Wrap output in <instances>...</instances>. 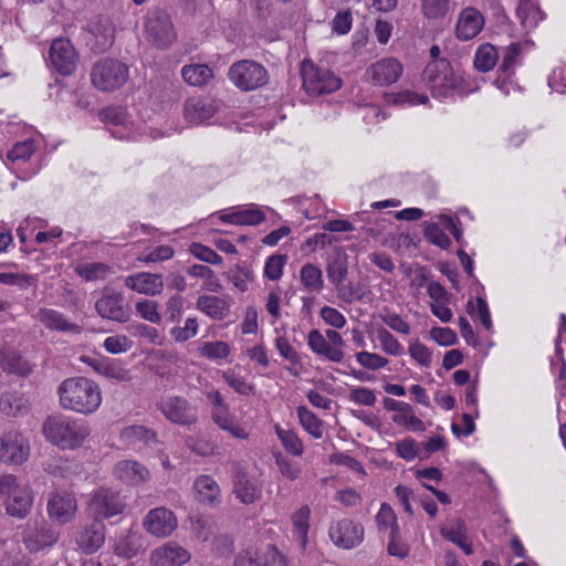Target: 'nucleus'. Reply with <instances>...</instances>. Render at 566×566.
Here are the masks:
<instances>
[{"instance_id":"obj_1","label":"nucleus","mask_w":566,"mask_h":566,"mask_svg":"<svg viewBox=\"0 0 566 566\" xmlns=\"http://www.w3.org/2000/svg\"><path fill=\"white\" fill-rule=\"evenodd\" d=\"M57 394L61 407L76 413L91 415L102 403L98 385L86 377H71L63 380Z\"/></svg>"},{"instance_id":"obj_2","label":"nucleus","mask_w":566,"mask_h":566,"mask_svg":"<svg viewBox=\"0 0 566 566\" xmlns=\"http://www.w3.org/2000/svg\"><path fill=\"white\" fill-rule=\"evenodd\" d=\"M42 432L52 444L64 450H74L83 446L91 430L85 421L57 413L44 420Z\"/></svg>"},{"instance_id":"obj_3","label":"nucleus","mask_w":566,"mask_h":566,"mask_svg":"<svg viewBox=\"0 0 566 566\" xmlns=\"http://www.w3.org/2000/svg\"><path fill=\"white\" fill-rule=\"evenodd\" d=\"M128 77V66L117 59H101L91 71L92 84L102 92H114L120 88Z\"/></svg>"},{"instance_id":"obj_4","label":"nucleus","mask_w":566,"mask_h":566,"mask_svg":"<svg viewBox=\"0 0 566 566\" xmlns=\"http://www.w3.org/2000/svg\"><path fill=\"white\" fill-rule=\"evenodd\" d=\"M0 496L6 497L4 507L7 513L17 518H24L33 503L30 489L20 484L12 474L0 476Z\"/></svg>"},{"instance_id":"obj_5","label":"nucleus","mask_w":566,"mask_h":566,"mask_svg":"<svg viewBox=\"0 0 566 566\" xmlns=\"http://www.w3.org/2000/svg\"><path fill=\"white\" fill-rule=\"evenodd\" d=\"M303 88L308 95L331 94L342 86V80L326 67L304 60L301 66Z\"/></svg>"},{"instance_id":"obj_6","label":"nucleus","mask_w":566,"mask_h":566,"mask_svg":"<svg viewBox=\"0 0 566 566\" xmlns=\"http://www.w3.org/2000/svg\"><path fill=\"white\" fill-rule=\"evenodd\" d=\"M229 77L242 91H252L265 85L269 81L268 71L251 60L239 61L231 65Z\"/></svg>"},{"instance_id":"obj_7","label":"nucleus","mask_w":566,"mask_h":566,"mask_svg":"<svg viewBox=\"0 0 566 566\" xmlns=\"http://www.w3.org/2000/svg\"><path fill=\"white\" fill-rule=\"evenodd\" d=\"M88 512L97 521L111 518L120 514L125 509V503L119 492L109 488H99L88 501Z\"/></svg>"},{"instance_id":"obj_8","label":"nucleus","mask_w":566,"mask_h":566,"mask_svg":"<svg viewBox=\"0 0 566 566\" xmlns=\"http://www.w3.org/2000/svg\"><path fill=\"white\" fill-rule=\"evenodd\" d=\"M95 310L102 318L118 323L128 322L132 313L123 293L108 286L102 290L99 298L95 302Z\"/></svg>"},{"instance_id":"obj_9","label":"nucleus","mask_w":566,"mask_h":566,"mask_svg":"<svg viewBox=\"0 0 566 566\" xmlns=\"http://www.w3.org/2000/svg\"><path fill=\"white\" fill-rule=\"evenodd\" d=\"M145 30L147 40L158 48H167L176 40V32L170 15L163 10H153L148 13Z\"/></svg>"},{"instance_id":"obj_10","label":"nucleus","mask_w":566,"mask_h":566,"mask_svg":"<svg viewBox=\"0 0 566 566\" xmlns=\"http://www.w3.org/2000/svg\"><path fill=\"white\" fill-rule=\"evenodd\" d=\"M422 80L437 96H442L457 86L452 67L446 59H436L430 62L422 72Z\"/></svg>"},{"instance_id":"obj_11","label":"nucleus","mask_w":566,"mask_h":566,"mask_svg":"<svg viewBox=\"0 0 566 566\" xmlns=\"http://www.w3.org/2000/svg\"><path fill=\"white\" fill-rule=\"evenodd\" d=\"M85 30L91 35L87 44L94 53H103L112 48L115 41V25L105 15H95L86 24Z\"/></svg>"},{"instance_id":"obj_12","label":"nucleus","mask_w":566,"mask_h":566,"mask_svg":"<svg viewBox=\"0 0 566 566\" xmlns=\"http://www.w3.org/2000/svg\"><path fill=\"white\" fill-rule=\"evenodd\" d=\"M159 409L167 420L179 426L189 427L198 421L197 407L180 396L165 398L160 402Z\"/></svg>"},{"instance_id":"obj_13","label":"nucleus","mask_w":566,"mask_h":566,"mask_svg":"<svg viewBox=\"0 0 566 566\" xmlns=\"http://www.w3.org/2000/svg\"><path fill=\"white\" fill-rule=\"evenodd\" d=\"M29 455V443L17 430L0 433V460L6 463L21 464Z\"/></svg>"},{"instance_id":"obj_14","label":"nucleus","mask_w":566,"mask_h":566,"mask_svg":"<svg viewBox=\"0 0 566 566\" xmlns=\"http://www.w3.org/2000/svg\"><path fill=\"white\" fill-rule=\"evenodd\" d=\"M49 56L53 67L61 75H71L76 70L78 56L73 44L67 39L59 38L53 40Z\"/></svg>"},{"instance_id":"obj_15","label":"nucleus","mask_w":566,"mask_h":566,"mask_svg":"<svg viewBox=\"0 0 566 566\" xmlns=\"http://www.w3.org/2000/svg\"><path fill=\"white\" fill-rule=\"evenodd\" d=\"M332 542L344 549L358 546L364 539V527L359 523L344 518L329 528Z\"/></svg>"},{"instance_id":"obj_16","label":"nucleus","mask_w":566,"mask_h":566,"mask_svg":"<svg viewBox=\"0 0 566 566\" xmlns=\"http://www.w3.org/2000/svg\"><path fill=\"white\" fill-rule=\"evenodd\" d=\"M402 70V64L396 57H385L371 64L366 74L374 85L386 86L396 83Z\"/></svg>"},{"instance_id":"obj_17","label":"nucleus","mask_w":566,"mask_h":566,"mask_svg":"<svg viewBox=\"0 0 566 566\" xmlns=\"http://www.w3.org/2000/svg\"><path fill=\"white\" fill-rule=\"evenodd\" d=\"M143 525L151 535L166 537L176 530L177 518L170 510L156 507L147 513Z\"/></svg>"},{"instance_id":"obj_18","label":"nucleus","mask_w":566,"mask_h":566,"mask_svg":"<svg viewBox=\"0 0 566 566\" xmlns=\"http://www.w3.org/2000/svg\"><path fill=\"white\" fill-rule=\"evenodd\" d=\"M233 493L243 504H252L260 500L262 495L261 485L251 479L240 464H235L234 467Z\"/></svg>"},{"instance_id":"obj_19","label":"nucleus","mask_w":566,"mask_h":566,"mask_svg":"<svg viewBox=\"0 0 566 566\" xmlns=\"http://www.w3.org/2000/svg\"><path fill=\"white\" fill-rule=\"evenodd\" d=\"M77 503L73 494L55 492L48 502L50 517L59 524L69 523L75 515Z\"/></svg>"},{"instance_id":"obj_20","label":"nucleus","mask_w":566,"mask_h":566,"mask_svg":"<svg viewBox=\"0 0 566 566\" xmlns=\"http://www.w3.org/2000/svg\"><path fill=\"white\" fill-rule=\"evenodd\" d=\"M483 27V14L473 7H467L459 14L455 25V36L460 41L472 40L481 32Z\"/></svg>"},{"instance_id":"obj_21","label":"nucleus","mask_w":566,"mask_h":566,"mask_svg":"<svg viewBox=\"0 0 566 566\" xmlns=\"http://www.w3.org/2000/svg\"><path fill=\"white\" fill-rule=\"evenodd\" d=\"M114 476L124 484L138 485L150 479L149 470L138 461L120 460L113 468Z\"/></svg>"},{"instance_id":"obj_22","label":"nucleus","mask_w":566,"mask_h":566,"mask_svg":"<svg viewBox=\"0 0 566 566\" xmlns=\"http://www.w3.org/2000/svg\"><path fill=\"white\" fill-rule=\"evenodd\" d=\"M34 317L50 331L76 335L82 333L78 324L70 322L63 313L53 308L42 307Z\"/></svg>"},{"instance_id":"obj_23","label":"nucleus","mask_w":566,"mask_h":566,"mask_svg":"<svg viewBox=\"0 0 566 566\" xmlns=\"http://www.w3.org/2000/svg\"><path fill=\"white\" fill-rule=\"evenodd\" d=\"M125 285L137 293L150 296L160 294L164 289L161 275L148 272H140L127 276Z\"/></svg>"},{"instance_id":"obj_24","label":"nucleus","mask_w":566,"mask_h":566,"mask_svg":"<svg viewBox=\"0 0 566 566\" xmlns=\"http://www.w3.org/2000/svg\"><path fill=\"white\" fill-rule=\"evenodd\" d=\"M104 541L105 525L95 518L76 535V544L87 554L96 552L104 544Z\"/></svg>"},{"instance_id":"obj_25","label":"nucleus","mask_w":566,"mask_h":566,"mask_svg":"<svg viewBox=\"0 0 566 566\" xmlns=\"http://www.w3.org/2000/svg\"><path fill=\"white\" fill-rule=\"evenodd\" d=\"M212 101L205 97H189L184 104V116L191 124H200L211 118L216 113Z\"/></svg>"},{"instance_id":"obj_26","label":"nucleus","mask_w":566,"mask_h":566,"mask_svg":"<svg viewBox=\"0 0 566 566\" xmlns=\"http://www.w3.org/2000/svg\"><path fill=\"white\" fill-rule=\"evenodd\" d=\"M190 558L189 553L181 546L167 544L156 548L150 555L154 566H181Z\"/></svg>"},{"instance_id":"obj_27","label":"nucleus","mask_w":566,"mask_h":566,"mask_svg":"<svg viewBox=\"0 0 566 566\" xmlns=\"http://www.w3.org/2000/svg\"><path fill=\"white\" fill-rule=\"evenodd\" d=\"M0 366L8 374L27 377L31 374V365L13 348L0 346Z\"/></svg>"},{"instance_id":"obj_28","label":"nucleus","mask_w":566,"mask_h":566,"mask_svg":"<svg viewBox=\"0 0 566 566\" xmlns=\"http://www.w3.org/2000/svg\"><path fill=\"white\" fill-rule=\"evenodd\" d=\"M307 344L313 353L325 357L329 361L340 363L344 359V352L339 348L331 347L326 337L318 329H312L308 333Z\"/></svg>"},{"instance_id":"obj_29","label":"nucleus","mask_w":566,"mask_h":566,"mask_svg":"<svg viewBox=\"0 0 566 566\" xmlns=\"http://www.w3.org/2000/svg\"><path fill=\"white\" fill-rule=\"evenodd\" d=\"M30 409L29 398L18 391H7L0 397V411L8 417H21Z\"/></svg>"},{"instance_id":"obj_30","label":"nucleus","mask_w":566,"mask_h":566,"mask_svg":"<svg viewBox=\"0 0 566 566\" xmlns=\"http://www.w3.org/2000/svg\"><path fill=\"white\" fill-rule=\"evenodd\" d=\"M197 501L214 506L220 502V488L210 475H200L193 482Z\"/></svg>"},{"instance_id":"obj_31","label":"nucleus","mask_w":566,"mask_h":566,"mask_svg":"<svg viewBox=\"0 0 566 566\" xmlns=\"http://www.w3.org/2000/svg\"><path fill=\"white\" fill-rule=\"evenodd\" d=\"M211 419L221 430L227 431L231 437L245 440L249 433L237 421L234 416L230 412L229 406L212 410Z\"/></svg>"},{"instance_id":"obj_32","label":"nucleus","mask_w":566,"mask_h":566,"mask_svg":"<svg viewBox=\"0 0 566 566\" xmlns=\"http://www.w3.org/2000/svg\"><path fill=\"white\" fill-rule=\"evenodd\" d=\"M196 307L212 319H224L230 312L226 300L214 295H201L197 298Z\"/></svg>"},{"instance_id":"obj_33","label":"nucleus","mask_w":566,"mask_h":566,"mask_svg":"<svg viewBox=\"0 0 566 566\" xmlns=\"http://www.w3.org/2000/svg\"><path fill=\"white\" fill-rule=\"evenodd\" d=\"M516 14L525 30L535 28L543 20V12L532 0H520Z\"/></svg>"},{"instance_id":"obj_34","label":"nucleus","mask_w":566,"mask_h":566,"mask_svg":"<svg viewBox=\"0 0 566 566\" xmlns=\"http://www.w3.org/2000/svg\"><path fill=\"white\" fill-rule=\"evenodd\" d=\"M144 551L142 537L137 534H128L118 538L114 552L117 556L133 558Z\"/></svg>"},{"instance_id":"obj_35","label":"nucleus","mask_w":566,"mask_h":566,"mask_svg":"<svg viewBox=\"0 0 566 566\" xmlns=\"http://www.w3.org/2000/svg\"><path fill=\"white\" fill-rule=\"evenodd\" d=\"M499 60V52L496 48L490 43L481 44L474 56V66L480 72H489L492 70Z\"/></svg>"},{"instance_id":"obj_36","label":"nucleus","mask_w":566,"mask_h":566,"mask_svg":"<svg viewBox=\"0 0 566 566\" xmlns=\"http://www.w3.org/2000/svg\"><path fill=\"white\" fill-rule=\"evenodd\" d=\"M181 75L188 84L201 86L213 76V72L206 64H190L182 67Z\"/></svg>"},{"instance_id":"obj_37","label":"nucleus","mask_w":566,"mask_h":566,"mask_svg":"<svg viewBox=\"0 0 566 566\" xmlns=\"http://www.w3.org/2000/svg\"><path fill=\"white\" fill-rule=\"evenodd\" d=\"M300 279L303 286L310 292H319L323 289L322 270L313 263H306L302 266Z\"/></svg>"},{"instance_id":"obj_38","label":"nucleus","mask_w":566,"mask_h":566,"mask_svg":"<svg viewBox=\"0 0 566 566\" xmlns=\"http://www.w3.org/2000/svg\"><path fill=\"white\" fill-rule=\"evenodd\" d=\"M297 417L304 430H306L315 439L323 436V422L318 417L307 409L305 406H300L296 409Z\"/></svg>"},{"instance_id":"obj_39","label":"nucleus","mask_w":566,"mask_h":566,"mask_svg":"<svg viewBox=\"0 0 566 566\" xmlns=\"http://www.w3.org/2000/svg\"><path fill=\"white\" fill-rule=\"evenodd\" d=\"M327 277L334 284L342 283L346 280L348 274V261L346 254H337L327 264Z\"/></svg>"},{"instance_id":"obj_40","label":"nucleus","mask_w":566,"mask_h":566,"mask_svg":"<svg viewBox=\"0 0 566 566\" xmlns=\"http://www.w3.org/2000/svg\"><path fill=\"white\" fill-rule=\"evenodd\" d=\"M310 516L311 510L307 505L302 506L292 516L295 536L300 539L303 546H305L307 542Z\"/></svg>"},{"instance_id":"obj_41","label":"nucleus","mask_w":566,"mask_h":566,"mask_svg":"<svg viewBox=\"0 0 566 566\" xmlns=\"http://www.w3.org/2000/svg\"><path fill=\"white\" fill-rule=\"evenodd\" d=\"M76 273L86 281L104 280L109 273V266L102 262L84 263L76 268Z\"/></svg>"},{"instance_id":"obj_42","label":"nucleus","mask_w":566,"mask_h":566,"mask_svg":"<svg viewBox=\"0 0 566 566\" xmlns=\"http://www.w3.org/2000/svg\"><path fill=\"white\" fill-rule=\"evenodd\" d=\"M275 432L289 453L295 457H300L303 453V443L296 433L291 430H284L279 426H275Z\"/></svg>"},{"instance_id":"obj_43","label":"nucleus","mask_w":566,"mask_h":566,"mask_svg":"<svg viewBox=\"0 0 566 566\" xmlns=\"http://www.w3.org/2000/svg\"><path fill=\"white\" fill-rule=\"evenodd\" d=\"M377 339L380 343L381 349L391 356H399L403 353L402 345L398 342V339L385 327H378L377 331Z\"/></svg>"},{"instance_id":"obj_44","label":"nucleus","mask_w":566,"mask_h":566,"mask_svg":"<svg viewBox=\"0 0 566 566\" xmlns=\"http://www.w3.org/2000/svg\"><path fill=\"white\" fill-rule=\"evenodd\" d=\"M95 371L104 377L115 379L117 381H128L129 373L127 369L115 363L97 361L93 365Z\"/></svg>"},{"instance_id":"obj_45","label":"nucleus","mask_w":566,"mask_h":566,"mask_svg":"<svg viewBox=\"0 0 566 566\" xmlns=\"http://www.w3.org/2000/svg\"><path fill=\"white\" fill-rule=\"evenodd\" d=\"M198 350L202 357L209 359H223L230 355V346L222 340L206 342Z\"/></svg>"},{"instance_id":"obj_46","label":"nucleus","mask_w":566,"mask_h":566,"mask_svg":"<svg viewBox=\"0 0 566 566\" xmlns=\"http://www.w3.org/2000/svg\"><path fill=\"white\" fill-rule=\"evenodd\" d=\"M120 438L128 443L136 441L149 442L155 440L156 433L144 426H129L122 430Z\"/></svg>"},{"instance_id":"obj_47","label":"nucleus","mask_w":566,"mask_h":566,"mask_svg":"<svg viewBox=\"0 0 566 566\" xmlns=\"http://www.w3.org/2000/svg\"><path fill=\"white\" fill-rule=\"evenodd\" d=\"M407 407L408 411H399L394 415L392 421L413 431H424L426 427L422 420L415 416L412 406L407 402Z\"/></svg>"},{"instance_id":"obj_48","label":"nucleus","mask_w":566,"mask_h":566,"mask_svg":"<svg viewBox=\"0 0 566 566\" xmlns=\"http://www.w3.org/2000/svg\"><path fill=\"white\" fill-rule=\"evenodd\" d=\"M449 0H421V10L427 19L443 18L449 11Z\"/></svg>"},{"instance_id":"obj_49","label":"nucleus","mask_w":566,"mask_h":566,"mask_svg":"<svg viewBox=\"0 0 566 566\" xmlns=\"http://www.w3.org/2000/svg\"><path fill=\"white\" fill-rule=\"evenodd\" d=\"M286 261V254H273L269 256L264 265V275L271 281H277L282 276Z\"/></svg>"},{"instance_id":"obj_50","label":"nucleus","mask_w":566,"mask_h":566,"mask_svg":"<svg viewBox=\"0 0 566 566\" xmlns=\"http://www.w3.org/2000/svg\"><path fill=\"white\" fill-rule=\"evenodd\" d=\"M467 527L463 520L458 518L453 522L451 527L442 526L440 534L443 538L459 546L465 538Z\"/></svg>"},{"instance_id":"obj_51","label":"nucleus","mask_w":566,"mask_h":566,"mask_svg":"<svg viewBox=\"0 0 566 566\" xmlns=\"http://www.w3.org/2000/svg\"><path fill=\"white\" fill-rule=\"evenodd\" d=\"M379 318L392 331L408 335L410 333L409 324L402 319V317L394 312H390L388 308H384L381 313H379Z\"/></svg>"},{"instance_id":"obj_52","label":"nucleus","mask_w":566,"mask_h":566,"mask_svg":"<svg viewBox=\"0 0 566 566\" xmlns=\"http://www.w3.org/2000/svg\"><path fill=\"white\" fill-rule=\"evenodd\" d=\"M35 147L32 139H27L24 142H19L14 144L12 149H10L7 154V158L14 163L18 160L25 161L28 160L32 154L34 153Z\"/></svg>"},{"instance_id":"obj_53","label":"nucleus","mask_w":566,"mask_h":566,"mask_svg":"<svg viewBox=\"0 0 566 566\" xmlns=\"http://www.w3.org/2000/svg\"><path fill=\"white\" fill-rule=\"evenodd\" d=\"M224 381L233 388L238 394L243 396H252L255 394L254 386L249 384L244 377L237 375L235 373H224Z\"/></svg>"},{"instance_id":"obj_54","label":"nucleus","mask_w":566,"mask_h":566,"mask_svg":"<svg viewBox=\"0 0 566 566\" xmlns=\"http://www.w3.org/2000/svg\"><path fill=\"white\" fill-rule=\"evenodd\" d=\"M191 254L200 261L219 265L222 263V258L211 248L201 243H192L190 247Z\"/></svg>"},{"instance_id":"obj_55","label":"nucleus","mask_w":566,"mask_h":566,"mask_svg":"<svg viewBox=\"0 0 566 566\" xmlns=\"http://www.w3.org/2000/svg\"><path fill=\"white\" fill-rule=\"evenodd\" d=\"M99 118L104 123L115 126L125 125L127 120V113L120 106H108L99 112Z\"/></svg>"},{"instance_id":"obj_56","label":"nucleus","mask_w":566,"mask_h":566,"mask_svg":"<svg viewBox=\"0 0 566 566\" xmlns=\"http://www.w3.org/2000/svg\"><path fill=\"white\" fill-rule=\"evenodd\" d=\"M198 333V323L196 318H187L182 327L177 326L170 331L171 337L179 343L187 342Z\"/></svg>"},{"instance_id":"obj_57","label":"nucleus","mask_w":566,"mask_h":566,"mask_svg":"<svg viewBox=\"0 0 566 566\" xmlns=\"http://www.w3.org/2000/svg\"><path fill=\"white\" fill-rule=\"evenodd\" d=\"M334 286L337 290L338 297L346 303H353L363 296L359 285L354 282L346 283L343 281Z\"/></svg>"},{"instance_id":"obj_58","label":"nucleus","mask_w":566,"mask_h":566,"mask_svg":"<svg viewBox=\"0 0 566 566\" xmlns=\"http://www.w3.org/2000/svg\"><path fill=\"white\" fill-rule=\"evenodd\" d=\"M357 361L365 368L377 370L388 365V359L379 354L369 352H359L356 354Z\"/></svg>"},{"instance_id":"obj_59","label":"nucleus","mask_w":566,"mask_h":566,"mask_svg":"<svg viewBox=\"0 0 566 566\" xmlns=\"http://www.w3.org/2000/svg\"><path fill=\"white\" fill-rule=\"evenodd\" d=\"M136 312L142 318L150 323H159L161 319V316L157 311V303L155 301L145 300L137 302Z\"/></svg>"},{"instance_id":"obj_60","label":"nucleus","mask_w":566,"mask_h":566,"mask_svg":"<svg viewBox=\"0 0 566 566\" xmlns=\"http://www.w3.org/2000/svg\"><path fill=\"white\" fill-rule=\"evenodd\" d=\"M521 51L522 48L520 43H512L511 45L506 46L504 49L500 71L503 73H511L512 69L517 62L518 56L521 55Z\"/></svg>"},{"instance_id":"obj_61","label":"nucleus","mask_w":566,"mask_h":566,"mask_svg":"<svg viewBox=\"0 0 566 566\" xmlns=\"http://www.w3.org/2000/svg\"><path fill=\"white\" fill-rule=\"evenodd\" d=\"M132 342L125 335L108 336L104 340V348L111 354H120L129 350Z\"/></svg>"},{"instance_id":"obj_62","label":"nucleus","mask_w":566,"mask_h":566,"mask_svg":"<svg viewBox=\"0 0 566 566\" xmlns=\"http://www.w3.org/2000/svg\"><path fill=\"white\" fill-rule=\"evenodd\" d=\"M424 235L432 244L441 249H448L451 244L449 237L436 223L426 228Z\"/></svg>"},{"instance_id":"obj_63","label":"nucleus","mask_w":566,"mask_h":566,"mask_svg":"<svg viewBox=\"0 0 566 566\" xmlns=\"http://www.w3.org/2000/svg\"><path fill=\"white\" fill-rule=\"evenodd\" d=\"M376 523L379 531L388 530L397 523V516L391 506L382 503L376 515Z\"/></svg>"},{"instance_id":"obj_64","label":"nucleus","mask_w":566,"mask_h":566,"mask_svg":"<svg viewBox=\"0 0 566 566\" xmlns=\"http://www.w3.org/2000/svg\"><path fill=\"white\" fill-rule=\"evenodd\" d=\"M410 356L423 367H429L431 364L430 350L419 340L411 342L409 345Z\"/></svg>"}]
</instances>
